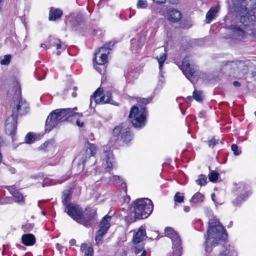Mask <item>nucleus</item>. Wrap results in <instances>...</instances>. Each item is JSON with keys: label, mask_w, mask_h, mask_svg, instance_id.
Wrapping results in <instances>:
<instances>
[{"label": "nucleus", "mask_w": 256, "mask_h": 256, "mask_svg": "<svg viewBox=\"0 0 256 256\" xmlns=\"http://www.w3.org/2000/svg\"><path fill=\"white\" fill-rule=\"evenodd\" d=\"M10 102L12 114L6 120L5 130L8 134L13 136L17 128L18 116L26 114L29 107L28 103L22 97H12Z\"/></svg>", "instance_id": "obj_1"}, {"label": "nucleus", "mask_w": 256, "mask_h": 256, "mask_svg": "<svg viewBox=\"0 0 256 256\" xmlns=\"http://www.w3.org/2000/svg\"><path fill=\"white\" fill-rule=\"evenodd\" d=\"M206 251L210 252L212 246L224 242L227 238L226 230L223 226L215 218L209 220L208 228L205 235Z\"/></svg>", "instance_id": "obj_2"}, {"label": "nucleus", "mask_w": 256, "mask_h": 256, "mask_svg": "<svg viewBox=\"0 0 256 256\" xmlns=\"http://www.w3.org/2000/svg\"><path fill=\"white\" fill-rule=\"evenodd\" d=\"M136 101L140 109L133 106L130 110L128 118L132 126L136 128H141L146 124L148 112L145 106L152 100V97L148 98L143 97H136Z\"/></svg>", "instance_id": "obj_3"}, {"label": "nucleus", "mask_w": 256, "mask_h": 256, "mask_svg": "<svg viewBox=\"0 0 256 256\" xmlns=\"http://www.w3.org/2000/svg\"><path fill=\"white\" fill-rule=\"evenodd\" d=\"M76 107L73 109L68 108L62 109H57L53 110L48 116L45 124V130L46 132H50L52 128L56 127L60 123L71 120V116H78V117L82 116V113L74 112L76 110Z\"/></svg>", "instance_id": "obj_4"}, {"label": "nucleus", "mask_w": 256, "mask_h": 256, "mask_svg": "<svg viewBox=\"0 0 256 256\" xmlns=\"http://www.w3.org/2000/svg\"><path fill=\"white\" fill-rule=\"evenodd\" d=\"M64 212L74 220L86 227L90 226V221L96 214V210L90 208H86L83 214L82 208L72 203L66 204Z\"/></svg>", "instance_id": "obj_5"}, {"label": "nucleus", "mask_w": 256, "mask_h": 256, "mask_svg": "<svg viewBox=\"0 0 256 256\" xmlns=\"http://www.w3.org/2000/svg\"><path fill=\"white\" fill-rule=\"evenodd\" d=\"M220 72L232 75L236 78H242L247 74L248 68L242 61H224L222 63Z\"/></svg>", "instance_id": "obj_6"}, {"label": "nucleus", "mask_w": 256, "mask_h": 256, "mask_svg": "<svg viewBox=\"0 0 256 256\" xmlns=\"http://www.w3.org/2000/svg\"><path fill=\"white\" fill-rule=\"evenodd\" d=\"M132 206L136 219L147 218L154 208L152 201L148 198H138L133 202Z\"/></svg>", "instance_id": "obj_7"}, {"label": "nucleus", "mask_w": 256, "mask_h": 256, "mask_svg": "<svg viewBox=\"0 0 256 256\" xmlns=\"http://www.w3.org/2000/svg\"><path fill=\"white\" fill-rule=\"evenodd\" d=\"M113 136L116 138V140L126 144H129L134 138L128 122H124L116 126L113 130Z\"/></svg>", "instance_id": "obj_8"}, {"label": "nucleus", "mask_w": 256, "mask_h": 256, "mask_svg": "<svg viewBox=\"0 0 256 256\" xmlns=\"http://www.w3.org/2000/svg\"><path fill=\"white\" fill-rule=\"evenodd\" d=\"M256 0H240L235 4V10L242 16L248 14L252 20L256 19V6H252V4Z\"/></svg>", "instance_id": "obj_9"}, {"label": "nucleus", "mask_w": 256, "mask_h": 256, "mask_svg": "<svg viewBox=\"0 0 256 256\" xmlns=\"http://www.w3.org/2000/svg\"><path fill=\"white\" fill-rule=\"evenodd\" d=\"M96 152V148L95 145L88 142L86 149L82 151L79 155L80 162L78 164H82V168L94 164L96 160L93 156Z\"/></svg>", "instance_id": "obj_10"}, {"label": "nucleus", "mask_w": 256, "mask_h": 256, "mask_svg": "<svg viewBox=\"0 0 256 256\" xmlns=\"http://www.w3.org/2000/svg\"><path fill=\"white\" fill-rule=\"evenodd\" d=\"M182 70L184 74L192 82H196L199 78L196 66L192 63H190L188 56L184 58L182 60Z\"/></svg>", "instance_id": "obj_11"}, {"label": "nucleus", "mask_w": 256, "mask_h": 256, "mask_svg": "<svg viewBox=\"0 0 256 256\" xmlns=\"http://www.w3.org/2000/svg\"><path fill=\"white\" fill-rule=\"evenodd\" d=\"M111 218L112 216L107 214L102 220L100 224V228L97 232L95 238V241L97 244H102L103 236L110 227V222Z\"/></svg>", "instance_id": "obj_12"}, {"label": "nucleus", "mask_w": 256, "mask_h": 256, "mask_svg": "<svg viewBox=\"0 0 256 256\" xmlns=\"http://www.w3.org/2000/svg\"><path fill=\"white\" fill-rule=\"evenodd\" d=\"M236 192L237 196L233 200L232 204L234 206H239L249 196L250 193L246 190L244 184L240 183L236 189Z\"/></svg>", "instance_id": "obj_13"}, {"label": "nucleus", "mask_w": 256, "mask_h": 256, "mask_svg": "<svg viewBox=\"0 0 256 256\" xmlns=\"http://www.w3.org/2000/svg\"><path fill=\"white\" fill-rule=\"evenodd\" d=\"M90 106L93 107V102H94L95 106L96 104H110L114 105H118V103L112 100V97H90Z\"/></svg>", "instance_id": "obj_14"}, {"label": "nucleus", "mask_w": 256, "mask_h": 256, "mask_svg": "<svg viewBox=\"0 0 256 256\" xmlns=\"http://www.w3.org/2000/svg\"><path fill=\"white\" fill-rule=\"evenodd\" d=\"M164 232L166 235L171 239L172 246L181 245L180 236L172 228H166L164 229Z\"/></svg>", "instance_id": "obj_15"}, {"label": "nucleus", "mask_w": 256, "mask_h": 256, "mask_svg": "<svg viewBox=\"0 0 256 256\" xmlns=\"http://www.w3.org/2000/svg\"><path fill=\"white\" fill-rule=\"evenodd\" d=\"M147 238H148V236H146V227L142 226L139 228L138 231L134 234L132 238L133 242L143 243L142 241Z\"/></svg>", "instance_id": "obj_16"}, {"label": "nucleus", "mask_w": 256, "mask_h": 256, "mask_svg": "<svg viewBox=\"0 0 256 256\" xmlns=\"http://www.w3.org/2000/svg\"><path fill=\"white\" fill-rule=\"evenodd\" d=\"M109 52L105 50L104 51L100 50L96 56L94 54V56L93 59L94 63H96L98 65H100L103 67V69H104V64L107 62V56Z\"/></svg>", "instance_id": "obj_17"}, {"label": "nucleus", "mask_w": 256, "mask_h": 256, "mask_svg": "<svg viewBox=\"0 0 256 256\" xmlns=\"http://www.w3.org/2000/svg\"><path fill=\"white\" fill-rule=\"evenodd\" d=\"M69 22L74 27H76L83 22V16L80 12H72L68 18Z\"/></svg>", "instance_id": "obj_18"}, {"label": "nucleus", "mask_w": 256, "mask_h": 256, "mask_svg": "<svg viewBox=\"0 0 256 256\" xmlns=\"http://www.w3.org/2000/svg\"><path fill=\"white\" fill-rule=\"evenodd\" d=\"M63 12L61 9L50 7L49 11L48 20L50 21H56L60 18Z\"/></svg>", "instance_id": "obj_19"}, {"label": "nucleus", "mask_w": 256, "mask_h": 256, "mask_svg": "<svg viewBox=\"0 0 256 256\" xmlns=\"http://www.w3.org/2000/svg\"><path fill=\"white\" fill-rule=\"evenodd\" d=\"M230 29L232 30V38L234 39L242 40L245 36V32L240 28L235 26H231Z\"/></svg>", "instance_id": "obj_20"}, {"label": "nucleus", "mask_w": 256, "mask_h": 256, "mask_svg": "<svg viewBox=\"0 0 256 256\" xmlns=\"http://www.w3.org/2000/svg\"><path fill=\"white\" fill-rule=\"evenodd\" d=\"M182 18L180 12L176 9L170 10L168 12V19L171 22H178Z\"/></svg>", "instance_id": "obj_21"}, {"label": "nucleus", "mask_w": 256, "mask_h": 256, "mask_svg": "<svg viewBox=\"0 0 256 256\" xmlns=\"http://www.w3.org/2000/svg\"><path fill=\"white\" fill-rule=\"evenodd\" d=\"M220 10L219 6H214L212 7L206 14V23H210L212 20L217 16V14Z\"/></svg>", "instance_id": "obj_22"}, {"label": "nucleus", "mask_w": 256, "mask_h": 256, "mask_svg": "<svg viewBox=\"0 0 256 256\" xmlns=\"http://www.w3.org/2000/svg\"><path fill=\"white\" fill-rule=\"evenodd\" d=\"M50 46H56V50H64L66 48V45L62 43L60 40L54 37H50Z\"/></svg>", "instance_id": "obj_23"}, {"label": "nucleus", "mask_w": 256, "mask_h": 256, "mask_svg": "<svg viewBox=\"0 0 256 256\" xmlns=\"http://www.w3.org/2000/svg\"><path fill=\"white\" fill-rule=\"evenodd\" d=\"M22 243L26 246H32L35 244L36 238L32 234H24L22 237Z\"/></svg>", "instance_id": "obj_24"}, {"label": "nucleus", "mask_w": 256, "mask_h": 256, "mask_svg": "<svg viewBox=\"0 0 256 256\" xmlns=\"http://www.w3.org/2000/svg\"><path fill=\"white\" fill-rule=\"evenodd\" d=\"M104 154L106 162V169L107 172H110L113 166V163L114 162V156L112 152L110 150L104 152Z\"/></svg>", "instance_id": "obj_25"}, {"label": "nucleus", "mask_w": 256, "mask_h": 256, "mask_svg": "<svg viewBox=\"0 0 256 256\" xmlns=\"http://www.w3.org/2000/svg\"><path fill=\"white\" fill-rule=\"evenodd\" d=\"M73 192V188L69 187L66 190H64L62 192V202L65 206L68 204V202L70 201Z\"/></svg>", "instance_id": "obj_26"}, {"label": "nucleus", "mask_w": 256, "mask_h": 256, "mask_svg": "<svg viewBox=\"0 0 256 256\" xmlns=\"http://www.w3.org/2000/svg\"><path fill=\"white\" fill-rule=\"evenodd\" d=\"M204 196L200 192L195 194L190 200L192 206L202 202L204 200Z\"/></svg>", "instance_id": "obj_27"}, {"label": "nucleus", "mask_w": 256, "mask_h": 256, "mask_svg": "<svg viewBox=\"0 0 256 256\" xmlns=\"http://www.w3.org/2000/svg\"><path fill=\"white\" fill-rule=\"evenodd\" d=\"M134 244L132 247V250L135 254H138L142 251L146 250L144 249V243L133 242Z\"/></svg>", "instance_id": "obj_28"}, {"label": "nucleus", "mask_w": 256, "mask_h": 256, "mask_svg": "<svg viewBox=\"0 0 256 256\" xmlns=\"http://www.w3.org/2000/svg\"><path fill=\"white\" fill-rule=\"evenodd\" d=\"M136 72H134L132 70L130 69L128 70V72H125L124 74L126 82H130L136 76Z\"/></svg>", "instance_id": "obj_29"}, {"label": "nucleus", "mask_w": 256, "mask_h": 256, "mask_svg": "<svg viewBox=\"0 0 256 256\" xmlns=\"http://www.w3.org/2000/svg\"><path fill=\"white\" fill-rule=\"evenodd\" d=\"M166 52L165 50V52L162 53L160 54V56H157L156 59L157 60L158 63L159 69L160 70V72H162V66L164 62L166 61Z\"/></svg>", "instance_id": "obj_30"}, {"label": "nucleus", "mask_w": 256, "mask_h": 256, "mask_svg": "<svg viewBox=\"0 0 256 256\" xmlns=\"http://www.w3.org/2000/svg\"><path fill=\"white\" fill-rule=\"evenodd\" d=\"M114 44L113 42H110L108 44H105L103 46L96 50L95 52V56H96L100 50L104 51V50L109 52L110 50V46H112Z\"/></svg>", "instance_id": "obj_31"}, {"label": "nucleus", "mask_w": 256, "mask_h": 256, "mask_svg": "<svg viewBox=\"0 0 256 256\" xmlns=\"http://www.w3.org/2000/svg\"><path fill=\"white\" fill-rule=\"evenodd\" d=\"M54 144V140H50L48 141H46L40 146V149L44 151H46L48 149L52 147Z\"/></svg>", "instance_id": "obj_32"}, {"label": "nucleus", "mask_w": 256, "mask_h": 256, "mask_svg": "<svg viewBox=\"0 0 256 256\" xmlns=\"http://www.w3.org/2000/svg\"><path fill=\"white\" fill-rule=\"evenodd\" d=\"M207 178L204 174H200L198 178L196 180V182L197 184L202 186H204L206 183Z\"/></svg>", "instance_id": "obj_33"}, {"label": "nucleus", "mask_w": 256, "mask_h": 256, "mask_svg": "<svg viewBox=\"0 0 256 256\" xmlns=\"http://www.w3.org/2000/svg\"><path fill=\"white\" fill-rule=\"evenodd\" d=\"M131 48L132 50H136L140 49L142 46L140 42L136 39H133L131 41Z\"/></svg>", "instance_id": "obj_34"}, {"label": "nucleus", "mask_w": 256, "mask_h": 256, "mask_svg": "<svg viewBox=\"0 0 256 256\" xmlns=\"http://www.w3.org/2000/svg\"><path fill=\"white\" fill-rule=\"evenodd\" d=\"M219 176V174L215 171H212L208 175L209 180L212 182L217 181Z\"/></svg>", "instance_id": "obj_35"}, {"label": "nucleus", "mask_w": 256, "mask_h": 256, "mask_svg": "<svg viewBox=\"0 0 256 256\" xmlns=\"http://www.w3.org/2000/svg\"><path fill=\"white\" fill-rule=\"evenodd\" d=\"M173 249V254L175 256H181L182 254V246L181 245L174 246H172Z\"/></svg>", "instance_id": "obj_36"}, {"label": "nucleus", "mask_w": 256, "mask_h": 256, "mask_svg": "<svg viewBox=\"0 0 256 256\" xmlns=\"http://www.w3.org/2000/svg\"><path fill=\"white\" fill-rule=\"evenodd\" d=\"M174 199L176 202L182 203L184 200V194L179 192H177L175 194Z\"/></svg>", "instance_id": "obj_37"}, {"label": "nucleus", "mask_w": 256, "mask_h": 256, "mask_svg": "<svg viewBox=\"0 0 256 256\" xmlns=\"http://www.w3.org/2000/svg\"><path fill=\"white\" fill-rule=\"evenodd\" d=\"M12 90L14 92V96H21L22 91L20 84L16 82L14 86L12 88Z\"/></svg>", "instance_id": "obj_38"}, {"label": "nucleus", "mask_w": 256, "mask_h": 256, "mask_svg": "<svg viewBox=\"0 0 256 256\" xmlns=\"http://www.w3.org/2000/svg\"><path fill=\"white\" fill-rule=\"evenodd\" d=\"M12 196L15 198V202L19 203L24 202V198L22 194L20 193L18 191L16 194H14Z\"/></svg>", "instance_id": "obj_39"}, {"label": "nucleus", "mask_w": 256, "mask_h": 256, "mask_svg": "<svg viewBox=\"0 0 256 256\" xmlns=\"http://www.w3.org/2000/svg\"><path fill=\"white\" fill-rule=\"evenodd\" d=\"M148 6V2L146 0H138L136 4L138 8H146Z\"/></svg>", "instance_id": "obj_40"}, {"label": "nucleus", "mask_w": 256, "mask_h": 256, "mask_svg": "<svg viewBox=\"0 0 256 256\" xmlns=\"http://www.w3.org/2000/svg\"><path fill=\"white\" fill-rule=\"evenodd\" d=\"M77 90V88L76 86H74L72 88H70L68 90H65L64 92V94L66 95L68 94H72V96H75L76 95V91Z\"/></svg>", "instance_id": "obj_41"}, {"label": "nucleus", "mask_w": 256, "mask_h": 256, "mask_svg": "<svg viewBox=\"0 0 256 256\" xmlns=\"http://www.w3.org/2000/svg\"><path fill=\"white\" fill-rule=\"evenodd\" d=\"M12 202V200L11 198L10 197H4L0 198V205L2 204H10Z\"/></svg>", "instance_id": "obj_42"}, {"label": "nucleus", "mask_w": 256, "mask_h": 256, "mask_svg": "<svg viewBox=\"0 0 256 256\" xmlns=\"http://www.w3.org/2000/svg\"><path fill=\"white\" fill-rule=\"evenodd\" d=\"M25 140L27 144H31L34 140V136L32 132H28L25 137Z\"/></svg>", "instance_id": "obj_43"}, {"label": "nucleus", "mask_w": 256, "mask_h": 256, "mask_svg": "<svg viewBox=\"0 0 256 256\" xmlns=\"http://www.w3.org/2000/svg\"><path fill=\"white\" fill-rule=\"evenodd\" d=\"M11 56L10 54L5 55L4 58L1 60L0 64L2 65H8L10 60Z\"/></svg>", "instance_id": "obj_44"}, {"label": "nucleus", "mask_w": 256, "mask_h": 256, "mask_svg": "<svg viewBox=\"0 0 256 256\" xmlns=\"http://www.w3.org/2000/svg\"><path fill=\"white\" fill-rule=\"evenodd\" d=\"M118 94V92L116 90L112 88L110 91H106L103 96H112V95H117Z\"/></svg>", "instance_id": "obj_45"}, {"label": "nucleus", "mask_w": 256, "mask_h": 256, "mask_svg": "<svg viewBox=\"0 0 256 256\" xmlns=\"http://www.w3.org/2000/svg\"><path fill=\"white\" fill-rule=\"evenodd\" d=\"M218 140H216L214 137H212L208 141V144L210 148H214L218 144Z\"/></svg>", "instance_id": "obj_46"}, {"label": "nucleus", "mask_w": 256, "mask_h": 256, "mask_svg": "<svg viewBox=\"0 0 256 256\" xmlns=\"http://www.w3.org/2000/svg\"><path fill=\"white\" fill-rule=\"evenodd\" d=\"M150 236L148 237L149 238L154 240H158L160 238L159 234L158 232L157 231H152L151 232V234H150Z\"/></svg>", "instance_id": "obj_47"}, {"label": "nucleus", "mask_w": 256, "mask_h": 256, "mask_svg": "<svg viewBox=\"0 0 256 256\" xmlns=\"http://www.w3.org/2000/svg\"><path fill=\"white\" fill-rule=\"evenodd\" d=\"M231 149L234 152V154L235 156H238L241 153V152L238 150V147L236 144H232L231 146Z\"/></svg>", "instance_id": "obj_48"}, {"label": "nucleus", "mask_w": 256, "mask_h": 256, "mask_svg": "<svg viewBox=\"0 0 256 256\" xmlns=\"http://www.w3.org/2000/svg\"><path fill=\"white\" fill-rule=\"evenodd\" d=\"M6 188L10 192L13 196L18 191L14 186H6Z\"/></svg>", "instance_id": "obj_49"}, {"label": "nucleus", "mask_w": 256, "mask_h": 256, "mask_svg": "<svg viewBox=\"0 0 256 256\" xmlns=\"http://www.w3.org/2000/svg\"><path fill=\"white\" fill-rule=\"evenodd\" d=\"M94 250L92 247H88L85 251V254L86 256H93Z\"/></svg>", "instance_id": "obj_50"}, {"label": "nucleus", "mask_w": 256, "mask_h": 256, "mask_svg": "<svg viewBox=\"0 0 256 256\" xmlns=\"http://www.w3.org/2000/svg\"><path fill=\"white\" fill-rule=\"evenodd\" d=\"M103 92V89L102 88H99L94 92L92 96H100Z\"/></svg>", "instance_id": "obj_51"}, {"label": "nucleus", "mask_w": 256, "mask_h": 256, "mask_svg": "<svg viewBox=\"0 0 256 256\" xmlns=\"http://www.w3.org/2000/svg\"><path fill=\"white\" fill-rule=\"evenodd\" d=\"M120 180V176H116V175H114V176H112L111 177H110V180L108 182H117V181Z\"/></svg>", "instance_id": "obj_52"}, {"label": "nucleus", "mask_w": 256, "mask_h": 256, "mask_svg": "<svg viewBox=\"0 0 256 256\" xmlns=\"http://www.w3.org/2000/svg\"><path fill=\"white\" fill-rule=\"evenodd\" d=\"M56 249L58 251H60V253H62L64 252V250H66L65 247L61 246L60 244L58 243L56 244Z\"/></svg>", "instance_id": "obj_53"}, {"label": "nucleus", "mask_w": 256, "mask_h": 256, "mask_svg": "<svg viewBox=\"0 0 256 256\" xmlns=\"http://www.w3.org/2000/svg\"><path fill=\"white\" fill-rule=\"evenodd\" d=\"M71 117H74L75 118H76V125L78 126L79 127H82L84 125V122H80V120H78V118H79L80 117H78V116H71Z\"/></svg>", "instance_id": "obj_54"}, {"label": "nucleus", "mask_w": 256, "mask_h": 256, "mask_svg": "<svg viewBox=\"0 0 256 256\" xmlns=\"http://www.w3.org/2000/svg\"><path fill=\"white\" fill-rule=\"evenodd\" d=\"M203 94V92L202 90H194L192 93V96H202Z\"/></svg>", "instance_id": "obj_55"}, {"label": "nucleus", "mask_w": 256, "mask_h": 256, "mask_svg": "<svg viewBox=\"0 0 256 256\" xmlns=\"http://www.w3.org/2000/svg\"><path fill=\"white\" fill-rule=\"evenodd\" d=\"M206 112L202 110L199 112L198 114V116L200 118H206Z\"/></svg>", "instance_id": "obj_56"}, {"label": "nucleus", "mask_w": 256, "mask_h": 256, "mask_svg": "<svg viewBox=\"0 0 256 256\" xmlns=\"http://www.w3.org/2000/svg\"><path fill=\"white\" fill-rule=\"evenodd\" d=\"M8 170L12 174H14L15 173H16V170L15 168L11 166H8Z\"/></svg>", "instance_id": "obj_57"}, {"label": "nucleus", "mask_w": 256, "mask_h": 256, "mask_svg": "<svg viewBox=\"0 0 256 256\" xmlns=\"http://www.w3.org/2000/svg\"><path fill=\"white\" fill-rule=\"evenodd\" d=\"M99 66H101L100 65H98L96 63H94L95 68L98 72L101 74L102 72V70L100 68Z\"/></svg>", "instance_id": "obj_58"}, {"label": "nucleus", "mask_w": 256, "mask_h": 256, "mask_svg": "<svg viewBox=\"0 0 256 256\" xmlns=\"http://www.w3.org/2000/svg\"><path fill=\"white\" fill-rule=\"evenodd\" d=\"M121 187H122V189H124L125 193L126 194V192H127V187H126V183L124 182H122V184H121Z\"/></svg>", "instance_id": "obj_59"}, {"label": "nucleus", "mask_w": 256, "mask_h": 256, "mask_svg": "<svg viewBox=\"0 0 256 256\" xmlns=\"http://www.w3.org/2000/svg\"><path fill=\"white\" fill-rule=\"evenodd\" d=\"M192 98L198 102H201L204 100V97H192Z\"/></svg>", "instance_id": "obj_60"}, {"label": "nucleus", "mask_w": 256, "mask_h": 256, "mask_svg": "<svg viewBox=\"0 0 256 256\" xmlns=\"http://www.w3.org/2000/svg\"><path fill=\"white\" fill-rule=\"evenodd\" d=\"M162 71L161 72H160V76H159V80H158V82H161L162 84L164 82V78L162 75Z\"/></svg>", "instance_id": "obj_61"}, {"label": "nucleus", "mask_w": 256, "mask_h": 256, "mask_svg": "<svg viewBox=\"0 0 256 256\" xmlns=\"http://www.w3.org/2000/svg\"><path fill=\"white\" fill-rule=\"evenodd\" d=\"M153 2L156 4H161L166 2V0H152Z\"/></svg>", "instance_id": "obj_62"}, {"label": "nucleus", "mask_w": 256, "mask_h": 256, "mask_svg": "<svg viewBox=\"0 0 256 256\" xmlns=\"http://www.w3.org/2000/svg\"><path fill=\"white\" fill-rule=\"evenodd\" d=\"M192 97H186L184 100L188 104H190V102L192 100Z\"/></svg>", "instance_id": "obj_63"}, {"label": "nucleus", "mask_w": 256, "mask_h": 256, "mask_svg": "<svg viewBox=\"0 0 256 256\" xmlns=\"http://www.w3.org/2000/svg\"><path fill=\"white\" fill-rule=\"evenodd\" d=\"M136 256H146L147 252L146 250L142 251L141 253L138 254H136Z\"/></svg>", "instance_id": "obj_64"}]
</instances>
